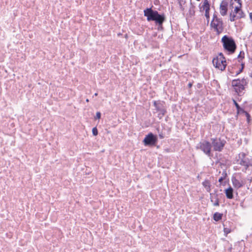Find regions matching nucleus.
I'll use <instances>...</instances> for the list:
<instances>
[{"instance_id":"2f4dec72","label":"nucleus","mask_w":252,"mask_h":252,"mask_svg":"<svg viewBox=\"0 0 252 252\" xmlns=\"http://www.w3.org/2000/svg\"><path fill=\"white\" fill-rule=\"evenodd\" d=\"M179 0V3H180V6H182V3L184 4L186 2L185 0Z\"/></svg>"},{"instance_id":"5701e85b","label":"nucleus","mask_w":252,"mask_h":252,"mask_svg":"<svg viewBox=\"0 0 252 252\" xmlns=\"http://www.w3.org/2000/svg\"><path fill=\"white\" fill-rule=\"evenodd\" d=\"M245 57V53L243 51H242L240 52L238 56V58L240 60H242Z\"/></svg>"},{"instance_id":"f704fd0d","label":"nucleus","mask_w":252,"mask_h":252,"mask_svg":"<svg viewBox=\"0 0 252 252\" xmlns=\"http://www.w3.org/2000/svg\"><path fill=\"white\" fill-rule=\"evenodd\" d=\"M189 88H191L192 86V83H190L189 82L188 85Z\"/></svg>"},{"instance_id":"39448f33","label":"nucleus","mask_w":252,"mask_h":252,"mask_svg":"<svg viewBox=\"0 0 252 252\" xmlns=\"http://www.w3.org/2000/svg\"><path fill=\"white\" fill-rule=\"evenodd\" d=\"M212 145L210 142L206 140H203L199 142L196 147V149H200L208 157H211Z\"/></svg>"},{"instance_id":"b1692460","label":"nucleus","mask_w":252,"mask_h":252,"mask_svg":"<svg viewBox=\"0 0 252 252\" xmlns=\"http://www.w3.org/2000/svg\"><path fill=\"white\" fill-rule=\"evenodd\" d=\"M231 229L227 227H224V233L225 234V235H227L228 233H229L231 232Z\"/></svg>"},{"instance_id":"0eeeda50","label":"nucleus","mask_w":252,"mask_h":252,"mask_svg":"<svg viewBox=\"0 0 252 252\" xmlns=\"http://www.w3.org/2000/svg\"><path fill=\"white\" fill-rule=\"evenodd\" d=\"M157 142L158 137L157 135H154L152 132L146 135L143 141L145 146H155Z\"/></svg>"},{"instance_id":"7c9ffc66","label":"nucleus","mask_w":252,"mask_h":252,"mask_svg":"<svg viewBox=\"0 0 252 252\" xmlns=\"http://www.w3.org/2000/svg\"><path fill=\"white\" fill-rule=\"evenodd\" d=\"M243 70V67H241L239 70V71L237 72L236 75H238L239 74H240V73H241Z\"/></svg>"},{"instance_id":"9d476101","label":"nucleus","mask_w":252,"mask_h":252,"mask_svg":"<svg viewBox=\"0 0 252 252\" xmlns=\"http://www.w3.org/2000/svg\"><path fill=\"white\" fill-rule=\"evenodd\" d=\"M232 86L234 88L235 92L240 94L245 89V87L240 82V79H234L232 81Z\"/></svg>"},{"instance_id":"ddd939ff","label":"nucleus","mask_w":252,"mask_h":252,"mask_svg":"<svg viewBox=\"0 0 252 252\" xmlns=\"http://www.w3.org/2000/svg\"><path fill=\"white\" fill-rule=\"evenodd\" d=\"M232 182L233 186L237 189H239L244 185V183L242 182H240L234 177L232 178Z\"/></svg>"},{"instance_id":"412c9836","label":"nucleus","mask_w":252,"mask_h":252,"mask_svg":"<svg viewBox=\"0 0 252 252\" xmlns=\"http://www.w3.org/2000/svg\"><path fill=\"white\" fill-rule=\"evenodd\" d=\"M237 14H238V15L237 17V19H238L244 18L245 16V15L244 13L243 12V11H242V9H241V10L239 12H238Z\"/></svg>"},{"instance_id":"58836bf2","label":"nucleus","mask_w":252,"mask_h":252,"mask_svg":"<svg viewBox=\"0 0 252 252\" xmlns=\"http://www.w3.org/2000/svg\"><path fill=\"white\" fill-rule=\"evenodd\" d=\"M252 181V179H251L250 180H249V181H250V182H251Z\"/></svg>"},{"instance_id":"ea45409f","label":"nucleus","mask_w":252,"mask_h":252,"mask_svg":"<svg viewBox=\"0 0 252 252\" xmlns=\"http://www.w3.org/2000/svg\"><path fill=\"white\" fill-rule=\"evenodd\" d=\"M94 95H97V93H95Z\"/></svg>"},{"instance_id":"f257e3e1","label":"nucleus","mask_w":252,"mask_h":252,"mask_svg":"<svg viewBox=\"0 0 252 252\" xmlns=\"http://www.w3.org/2000/svg\"><path fill=\"white\" fill-rule=\"evenodd\" d=\"M144 15L147 17L148 21H154L156 25L161 28L163 23L166 20L164 13H159L158 11L153 10L151 7L147 8L144 10Z\"/></svg>"},{"instance_id":"c9c22d12","label":"nucleus","mask_w":252,"mask_h":252,"mask_svg":"<svg viewBox=\"0 0 252 252\" xmlns=\"http://www.w3.org/2000/svg\"><path fill=\"white\" fill-rule=\"evenodd\" d=\"M219 55L220 56V58H221V59H222V58L224 57L222 53H220Z\"/></svg>"},{"instance_id":"c85d7f7f","label":"nucleus","mask_w":252,"mask_h":252,"mask_svg":"<svg viewBox=\"0 0 252 252\" xmlns=\"http://www.w3.org/2000/svg\"><path fill=\"white\" fill-rule=\"evenodd\" d=\"M233 1H234V0H230V7L231 8H233V4H234Z\"/></svg>"},{"instance_id":"2eb2a0df","label":"nucleus","mask_w":252,"mask_h":252,"mask_svg":"<svg viewBox=\"0 0 252 252\" xmlns=\"http://www.w3.org/2000/svg\"><path fill=\"white\" fill-rule=\"evenodd\" d=\"M234 1L237 2L238 3V5L234 7V10L233 11L235 14H237L238 12H239L241 9L242 7V3H241V0H234Z\"/></svg>"},{"instance_id":"72a5a7b5","label":"nucleus","mask_w":252,"mask_h":252,"mask_svg":"<svg viewBox=\"0 0 252 252\" xmlns=\"http://www.w3.org/2000/svg\"><path fill=\"white\" fill-rule=\"evenodd\" d=\"M246 115H247V119H248V120L249 121V119H250V114H249L248 113H247V112H246Z\"/></svg>"},{"instance_id":"f8f14e48","label":"nucleus","mask_w":252,"mask_h":252,"mask_svg":"<svg viewBox=\"0 0 252 252\" xmlns=\"http://www.w3.org/2000/svg\"><path fill=\"white\" fill-rule=\"evenodd\" d=\"M233 192V189L230 186L224 190L226 197L228 199H231L234 198Z\"/></svg>"},{"instance_id":"a878e982","label":"nucleus","mask_w":252,"mask_h":252,"mask_svg":"<svg viewBox=\"0 0 252 252\" xmlns=\"http://www.w3.org/2000/svg\"><path fill=\"white\" fill-rule=\"evenodd\" d=\"M101 117V113L100 112H97L96 113V116L94 117L95 119H99Z\"/></svg>"},{"instance_id":"20e7f679","label":"nucleus","mask_w":252,"mask_h":252,"mask_svg":"<svg viewBox=\"0 0 252 252\" xmlns=\"http://www.w3.org/2000/svg\"><path fill=\"white\" fill-rule=\"evenodd\" d=\"M211 141L213 150L217 152H221L226 143V140L221 138H212Z\"/></svg>"},{"instance_id":"4be33fe9","label":"nucleus","mask_w":252,"mask_h":252,"mask_svg":"<svg viewBox=\"0 0 252 252\" xmlns=\"http://www.w3.org/2000/svg\"><path fill=\"white\" fill-rule=\"evenodd\" d=\"M210 10V9H208V8H206V9L205 10V16L206 19H207L208 22H209V18H210V16H209Z\"/></svg>"},{"instance_id":"6e6552de","label":"nucleus","mask_w":252,"mask_h":252,"mask_svg":"<svg viewBox=\"0 0 252 252\" xmlns=\"http://www.w3.org/2000/svg\"><path fill=\"white\" fill-rule=\"evenodd\" d=\"M213 63L215 67L223 71L227 65L226 60L224 57L222 59L221 58L216 57L213 60Z\"/></svg>"},{"instance_id":"4468645a","label":"nucleus","mask_w":252,"mask_h":252,"mask_svg":"<svg viewBox=\"0 0 252 252\" xmlns=\"http://www.w3.org/2000/svg\"><path fill=\"white\" fill-rule=\"evenodd\" d=\"M210 200L213 203L214 206H219V200L218 197V194H213L212 193H210Z\"/></svg>"},{"instance_id":"e433bc0d","label":"nucleus","mask_w":252,"mask_h":252,"mask_svg":"<svg viewBox=\"0 0 252 252\" xmlns=\"http://www.w3.org/2000/svg\"><path fill=\"white\" fill-rule=\"evenodd\" d=\"M241 66H242L241 67H243V68H244V66H245V64H244V63H242V64H241Z\"/></svg>"},{"instance_id":"473e14b6","label":"nucleus","mask_w":252,"mask_h":252,"mask_svg":"<svg viewBox=\"0 0 252 252\" xmlns=\"http://www.w3.org/2000/svg\"><path fill=\"white\" fill-rule=\"evenodd\" d=\"M159 137L160 139H163L164 137V135L162 132L159 133Z\"/></svg>"},{"instance_id":"6ab92c4d","label":"nucleus","mask_w":252,"mask_h":252,"mask_svg":"<svg viewBox=\"0 0 252 252\" xmlns=\"http://www.w3.org/2000/svg\"><path fill=\"white\" fill-rule=\"evenodd\" d=\"M202 7L203 10H205L206 8H208V9H210V5L208 0H204Z\"/></svg>"},{"instance_id":"dca6fc26","label":"nucleus","mask_w":252,"mask_h":252,"mask_svg":"<svg viewBox=\"0 0 252 252\" xmlns=\"http://www.w3.org/2000/svg\"><path fill=\"white\" fill-rule=\"evenodd\" d=\"M222 217V214L219 213L218 212H216L214 213L213 216V219L214 220L216 221H218L221 220Z\"/></svg>"},{"instance_id":"423d86ee","label":"nucleus","mask_w":252,"mask_h":252,"mask_svg":"<svg viewBox=\"0 0 252 252\" xmlns=\"http://www.w3.org/2000/svg\"><path fill=\"white\" fill-rule=\"evenodd\" d=\"M153 104L157 111L159 112L158 114V117L159 119H161L167 112L166 107L164 105L165 102L160 100H154Z\"/></svg>"},{"instance_id":"c756f323","label":"nucleus","mask_w":252,"mask_h":252,"mask_svg":"<svg viewBox=\"0 0 252 252\" xmlns=\"http://www.w3.org/2000/svg\"><path fill=\"white\" fill-rule=\"evenodd\" d=\"M225 179V176L224 177H221L219 179V182L220 183H222V181Z\"/></svg>"},{"instance_id":"9b49d317","label":"nucleus","mask_w":252,"mask_h":252,"mask_svg":"<svg viewBox=\"0 0 252 252\" xmlns=\"http://www.w3.org/2000/svg\"><path fill=\"white\" fill-rule=\"evenodd\" d=\"M228 3L225 0H222L220 4V13L222 16H225L227 14L228 10Z\"/></svg>"},{"instance_id":"f3484780","label":"nucleus","mask_w":252,"mask_h":252,"mask_svg":"<svg viewBox=\"0 0 252 252\" xmlns=\"http://www.w3.org/2000/svg\"><path fill=\"white\" fill-rule=\"evenodd\" d=\"M202 185L204 187V188L206 189V190L208 192H210V191L211 190L210 181L209 180H205L202 183Z\"/></svg>"},{"instance_id":"a211bd4d","label":"nucleus","mask_w":252,"mask_h":252,"mask_svg":"<svg viewBox=\"0 0 252 252\" xmlns=\"http://www.w3.org/2000/svg\"><path fill=\"white\" fill-rule=\"evenodd\" d=\"M236 14H235L234 12H233L232 10L231 11V12H230V13L229 14V17H230L229 20L230 21L234 22L236 19H237V15Z\"/></svg>"},{"instance_id":"1a4fd4ad","label":"nucleus","mask_w":252,"mask_h":252,"mask_svg":"<svg viewBox=\"0 0 252 252\" xmlns=\"http://www.w3.org/2000/svg\"><path fill=\"white\" fill-rule=\"evenodd\" d=\"M223 22L220 18L217 19L214 22L211 21L210 26L217 32L218 34L221 33L223 30Z\"/></svg>"},{"instance_id":"7ed1b4c3","label":"nucleus","mask_w":252,"mask_h":252,"mask_svg":"<svg viewBox=\"0 0 252 252\" xmlns=\"http://www.w3.org/2000/svg\"><path fill=\"white\" fill-rule=\"evenodd\" d=\"M237 162L238 164L244 167L242 171L246 172L248 168L252 166V158H250L247 157L246 154L245 153L241 152L238 155Z\"/></svg>"},{"instance_id":"cd10ccee","label":"nucleus","mask_w":252,"mask_h":252,"mask_svg":"<svg viewBox=\"0 0 252 252\" xmlns=\"http://www.w3.org/2000/svg\"><path fill=\"white\" fill-rule=\"evenodd\" d=\"M217 19H219V18L217 17V16L215 14H214L213 15V20L212 21L214 22Z\"/></svg>"},{"instance_id":"aec40b11","label":"nucleus","mask_w":252,"mask_h":252,"mask_svg":"<svg viewBox=\"0 0 252 252\" xmlns=\"http://www.w3.org/2000/svg\"><path fill=\"white\" fill-rule=\"evenodd\" d=\"M233 102L238 112H244V110L240 106L239 104L235 100H233Z\"/></svg>"},{"instance_id":"4c0bfd02","label":"nucleus","mask_w":252,"mask_h":252,"mask_svg":"<svg viewBox=\"0 0 252 252\" xmlns=\"http://www.w3.org/2000/svg\"><path fill=\"white\" fill-rule=\"evenodd\" d=\"M86 102H89V99H88V98H87V99L86 100Z\"/></svg>"},{"instance_id":"bb28decb","label":"nucleus","mask_w":252,"mask_h":252,"mask_svg":"<svg viewBox=\"0 0 252 252\" xmlns=\"http://www.w3.org/2000/svg\"><path fill=\"white\" fill-rule=\"evenodd\" d=\"M240 82L243 85L244 87L247 84L246 79L244 78H243L242 79L240 80Z\"/></svg>"},{"instance_id":"f03ea898","label":"nucleus","mask_w":252,"mask_h":252,"mask_svg":"<svg viewBox=\"0 0 252 252\" xmlns=\"http://www.w3.org/2000/svg\"><path fill=\"white\" fill-rule=\"evenodd\" d=\"M221 41L225 50L228 52L229 54L235 52L237 46L234 39L232 37L224 35L222 37Z\"/></svg>"},{"instance_id":"393cba45","label":"nucleus","mask_w":252,"mask_h":252,"mask_svg":"<svg viewBox=\"0 0 252 252\" xmlns=\"http://www.w3.org/2000/svg\"><path fill=\"white\" fill-rule=\"evenodd\" d=\"M93 134L94 136H96L98 134V130L96 127H94L92 129Z\"/></svg>"}]
</instances>
